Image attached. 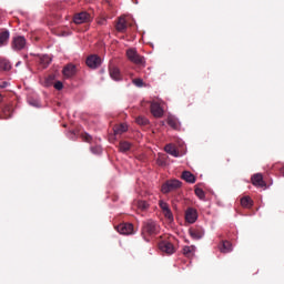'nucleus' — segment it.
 <instances>
[{"label": "nucleus", "instance_id": "obj_1", "mask_svg": "<svg viewBox=\"0 0 284 284\" xmlns=\"http://www.w3.org/2000/svg\"><path fill=\"white\" fill-rule=\"evenodd\" d=\"M181 187V181L179 180H169L162 185V193L170 194V192H174V190H179Z\"/></svg>", "mask_w": 284, "mask_h": 284}, {"label": "nucleus", "instance_id": "obj_2", "mask_svg": "<svg viewBox=\"0 0 284 284\" xmlns=\"http://www.w3.org/2000/svg\"><path fill=\"white\" fill-rule=\"evenodd\" d=\"M126 57L129 61H131L132 63H135L136 65H143V63H145V60L143 59V57H141L136 52V49H129L126 51Z\"/></svg>", "mask_w": 284, "mask_h": 284}, {"label": "nucleus", "instance_id": "obj_3", "mask_svg": "<svg viewBox=\"0 0 284 284\" xmlns=\"http://www.w3.org/2000/svg\"><path fill=\"white\" fill-rule=\"evenodd\" d=\"M159 205L162 210L163 215L165 219L169 220V223L174 222V214H172V210L170 209V204L168 202L160 200Z\"/></svg>", "mask_w": 284, "mask_h": 284}, {"label": "nucleus", "instance_id": "obj_4", "mask_svg": "<svg viewBox=\"0 0 284 284\" xmlns=\"http://www.w3.org/2000/svg\"><path fill=\"white\" fill-rule=\"evenodd\" d=\"M27 43L28 42L26 41V38L23 36H18L12 39L11 48L12 50H16V51L23 50Z\"/></svg>", "mask_w": 284, "mask_h": 284}, {"label": "nucleus", "instance_id": "obj_5", "mask_svg": "<svg viewBox=\"0 0 284 284\" xmlns=\"http://www.w3.org/2000/svg\"><path fill=\"white\" fill-rule=\"evenodd\" d=\"M89 21H92V18L85 11L75 14L73 18V22L78 26H81V23H88Z\"/></svg>", "mask_w": 284, "mask_h": 284}, {"label": "nucleus", "instance_id": "obj_6", "mask_svg": "<svg viewBox=\"0 0 284 284\" xmlns=\"http://www.w3.org/2000/svg\"><path fill=\"white\" fill-rule=\"evenodd\" d=\"M151 114L155 119H161L163 116V108L158 102H151Z\"/></svg>", "mask_w": 284, "mask_h": 284}, {"label": "nucleus", "instance_id": "obj_7", "mask_svg": "<svg viewBox=\"0 0 284 284\" xmlns=\"http://www.w3.org/2000/svg\"><path fill=\"white\" fill-rule=\"evenodd\" d=\"M87 65L91 68L92 70H97L99 65H101V58L98 55H90L87 59Z\"/></svg>", "mask_w": 284, "mask_h": 284}, {"label": "nucleus", "instance_id": "obj_8", "mask_svg": "<svg viewBox=\"0 0 284 284\" xmlns=\"http://www.w3.org/2000/svg\"><path fill=\"white\" fill-rule=\"evenodd\" d=\"M199 219V213H196V210L194 209H187L185 212V221L186 223H196V220Z\"/></svg>", "mask_w": 284, "mask_h": 284}, {"label": "nucleus", "instance_id": "obj_9", "mask_svg": "<svg viewBox=\"0 0 284 284\" xmlns=\"http://www.w3.org/2000/svg\"><path fill=\"white\" fill-rule=\"evenodd\" d=\"M144 232H148V234H156L159 232V226H156V222L149 220L144 224Z\"/></svg>", "mask_w": 284, "mask_h": 284}, {"label": "nucleus", "instance_id": "obj_10", "mask_svg": "<svg viewBox=\"0 0 284 284\" xmlns=\"http://www.w3.org/2000/svg\"><path fill=\"white\" fill-rule=\"evenodd\" d=\"M119 234L130 235L134 233V226L132 224H120L118 225Z\"/></svg>", "mask_w": 284, "mask_h": 284}, {"label": "nucleus", "instance_id": "obj_11", "mask_svg": "<svg viewBox=\"0 0 284 284\" xmlns=\"http://www.w3.org/2000/svg\"><path fill=\"white\" fill-rule=\"evenodd\" d=\"M159 247H160L161 252H164L165 254H174V252H175L174 245L170 242H161L159 244Z\"/></svg>", "mask_w": 284, "mask_h": 284}, {"label": "nucleus", "instance_id": "obj_12", "mask_svg": "<svg viewBox=\"0 0 284 284\" xmlns=\"http://www.w3.org/2000/svg\"><path fill=\"white\" fill-rule=\"evenodd\" d=\"M115 30L118 32H125L128 30V21L125 20L124 17H120L116 24H115Z\"/></svg>", "mask_w": 284, "mask_h": 284}, {"label": "nucleus", "instance_id": "obj_13", "mask_svg": "<svg viewBox=\"0 0 284 284\" xmlns=\"http://www.w3.org/2000/svg\"><path fill=\"white\" fill-rule=\"evenodd\" d=\"M252 183L255 187H265V181H263V174L257 173L252 176Z\"/></svg>", "mask_w": 284, "mask_h": 284}, {"label": "nucleus", "instance_id": "obj_14", "mask_svg": "<svg viewBox=\"0 0 284 284\" xmlns=\"http://www.w3.org/2000/svg\"><path fill=\"white\" fill-rule=\"evenodd\" d=\"M9 41H10V31L8 30L0 31V48H3V45H8Z\"/></svg>", "mask_w": 284, "mask_h": 284}, {"label": "nucleus", "instance_id": "obj_15", "mask_svg": "<svg viewBox=\"0 0 284 284\" xmlns=\"http://www.w3.org/2000/svg\"><path fill=\"white\" fill-rule=\"evenodd\" d=\"M74 74H77V67H74L73 64H68L64 69H63V75L67 79H70V77H74Z\"/></svg>", "mask_w": 284, "mask_h": 284}, {"label": "nucleus", "instance_id": "obj_16", "mask_svg": "<svg viewBox=\"0 0 284 284\" xmlns=\"http://www.w3.org/2000/svg\"><path fill=\"white\" fill-rule=\"evenodd\" d=\"M164 151L170 154L171 156H174L175 159H179V151H176V146L172 145V144H168L164 148Z\"/></svg>", "mask_w": 284, "mask_h": 284}, {"label": "nucleus", "instance_id": "obj_17", "mask_svg": "<svg viewBox=\"0 0 284 284\" xmlns=\"http://www.w3.org/2000/svg\"><path fill=\"white\" fill-rule=\"evenodd\" d=\"M110 77L113 79V81H121V71L119 68L113 67L110 69Z\"/></svg>", "mask_w": 284, "mask_h": 284}, {"label": "nucleus", "instance_id": "obj_18", "mask_svg": "<svg viewBox=\"0 0 284 284\" xmlns=\"http://www.w3.org/2000/svg\"><path fill=\"white\" fill-rule=\"evenodd\" d=\"M182 179L186 181V183H196V178L190 171H184L182 173Z\"/></svg>", "mask_w": 284, "mask_h": 284}, {"label": "nucleus", "instance_id": "obj_19", "mask_svg": "<svg viewBox=\"0 0 284 284\" xmlns=\"http://www.w3.org/2000/svg\"><path fill=\"white\" fill-rule=\"evenodd\" d=\"M221 252L224 254H227L229 252H232V243L229 241L223 242L222 245L220 246Z\"/></svg>", "mask_w": 284, "mask_h": 284}, {"label": "nucleus", "instance_id": "obj_20", "mask_svg": "<svg viewBox=\"0 0 284 284\" xmlns=\"http://www.w3.org/2000/svg\"><path fill=\"white\" fill-rule=\"evenodd\" d=\"M40 63L44 68H48V65H50L52 63V58H50V55H42L40 59Z\"/></svg>", "mask_w": 284, "mask_h": 284}, {"label": "nucleus", "instance_id": "obj_21", "mask_svg": "<svg viewBox=\"0 0 284 284\" xmlns=\"http://www.w3.org/2000/svg\"><path fill=\"white\" fill-rule=\"evenodd\" d=\"M194 252H196V246H184L183 247V254L185 256H192V254H194Z\"/></svg>", "mask_w": 284, "mask_h": 284}, {"label": "nucleus", "instance_id": "obj_22", "mask_svg": "<svg viewBox=\"0 0 284 284\" xmlns=\"http://www.w3.org/2000/svg\"><path fill=\"white\" fill-rule=\"evenodd\" d=\"M123 132H128V124H120L114 128V134H123Z\"/></svg>", "mask_w": 284, "mask_h": 284}, {"label": "nucleus", "instance_id": "obj_23", "mask_svg": "<svg viewBox=\"0 0 284 284\" xmlns=\"http://www.w3.org/2000/svg\"><path fill=\"white\" fill-rule=\"evenodd\" d=\"M242 207H252V199L250 196H244L241 199Z\"/></svg>", "mask_w": 284, "mask_h": 284}, {"label": "nucleus", "instance_id": "obj_24", "mask_svg": "<svg viewBox=\"0 0 284 284\" xmlns=\"http://www.w3.org/2000/svg\"><path fill=\"white\" fill-rule=\"evenodd\" d=\"M12 65L10 64V61L8 60H0V70H10Z\"/></svg>", "mask_w": 284, "mask_h": 284}, {"label": "nucleus", "instance_id": "obj_25", "mask_svg": "<svg viewBox=\"0 0 284 284\" xmlns=\"http://www.w3.org/2000/svg\"><path fill=\"white\" fill-rule=\"evenodd\" d=\"M131 146L132 144H130V142H121L120 152H128V150H130Z\"/></svg>", "mask_w": 284, "mask_h": 284}, {"label": "nucleus", "instance_id": "obj_26", "mask_svg": "<svg viewBox=\"0 0 284 284\" xmlns=\"http://www.w3.org/2000/svg\"><path fill=\"white\" fill-rule=\"evenodd\" d=\"M136 123H138V125H148V118H145V116H139V118H136Z\"/></svg>", "mask_w": 284, "mask_h": 284}, {"label": "nucleus", "instance_id": "obj_27", "mask_svg": "<svg viewBox=\"0 0 284 284\" xmlns=\"http://www.w3.org/2000/svg\"><path fill=\"white\" fill-rule=\"evenodd\" d=\"M190 235L192 236V239H194L195 241H199L200 239H203V234H200L196 231H191Z\"/></svg>", "mask_w": 284, "mask_h": 284}, {"label": "nucleus", "instance_id": "obj_28", "mask_svg": "<svg viewBox=\"0 0 284 284\" xmlns=\"http://www.w3.org/2000/svg\"><path fill=\"white\" fill-rule=\"evenodd\" d=\"M195 194L201 200L205 199V192L203 191V189H195Z\"/></svg>", "mask_w": 284, "mask_h": 284}, {"label": "nucleus", "instance_id": "obj_29", "mask_svg": "<svg viewBox=\"0 0 284 284\" xmlns=\"http://www.w3.org/2000/svg\"><path fill=\"white\" fill-rule=\"evenodd\" d=\"M138 207H139L140 210H148L149 204H148V202H145V201H139V202H138Z\"/></svg>", "mask_w": 284, "mask_h": 284}, {"label": "nucleus", "instance_id": "obj_30", "mask_svg": "<svg viewBox=\"0 0 284 284\" xmlns=\"http://www.w3.org/2000/svg\"><path fill=\"white\" fill-rule=\"evenodd\" d=\"M156 163L158 165H165V158L163 154H159Z\"/></svg>", "mask_w": 284, "mask_h": 284}, {"label": "nucleus", "instance_id": "obj_31", "mask_svg": "<svg viewBox=\"0 0 284 284\" xmlns=\"http://www.w3.org/2000/svg\"><path fill=\"white\" fill-rule=\"evenodd\" d=\"M133 83L136 85V88H143V79H135L133 80Z\"/></svg>", "mask_w": 284, "mask_h": 284}, {"label": "nucleus", "instance_id": "obj_32", "mask_svg": "<svg viewBox=\"0 0 284 284\" xmlns=\"http://www.w3.org/2000/svg\"><path fill=\"white\" fill-rule=\"evenodd\" d=\"M91 152L93 154H101L102 149H101V146H93V148H91Z\"/></svg>", "mask_w": 284, "mask_h": 284}, {"label": "nucleus", "instance_id": "obj_33", "mask_svg": "<svg viewBox=\"0 0 284 284\" xmlns=\"http://www.w3.org/2000/svg\"><path fill=\"white\" fill-rule=\"evenodd\" d=\"M54 88H55V90H63V82H61V81L55 82Z\"/></svg>", "mask_w": 284, "mask_h": 284}, {"label": "nucleus", "instance_id": "obj_34", "mask_svg": "<svg viewBox=\"0 0 284 284\" xmlns=\"http://www.w3.org/2000/svg\"><path fill=\"white\" fill-rule=\"evenodd\" d=\"M168 123L171 125V128H176V122H174L172 119H169Z\"/></svg>", "mask_w": 284, "mask_h": 284}, {"label": "nucleus", "instance_id": "obj_35", "mask_svg": "<svg viewBox=\"0 0 284 284\" xmlns=\"http://www.w3.org/2000/svg\"><path fill=\"white\" fill-rule=\"evenodd\" d=\"M84 141L90 143V141H92V136L90 134H84Z\"/></svg>", "mask_w": 284, "mask_h": 284}, {"label": "nucleus", "instance_id": "obj_36", "mask_svg": "<svg viewBox=\"0 0 284 284\" xmlns=\"http://www.w3.org/2000/svg\"><path fill=\"white\" fill-rule=\"evenodd\" d=\"M0 87L1 88H8V82H3Z\"/></svg>", "mask_w": 284, "mask_h": 284}, {"label": "nucleus", "instance_id": "obj_37", "mask_svg": "<svg viewBox=\"0 0 284 284\" xmlns=\"http://www.w3.org/2000/svg\"><path fill=\"white\" fill-rule=\"evenodd\" d=\"M281 174L284 176V166L281 169Z\"/></svg>", "mask_w": 284, "mask_h": 284}, {"label": "nucleus", "instance_id": "obj_38", "mask_svg": "<svg viewBox=\"0 0 284 284\" xmlns=\"http://www.w3.org/2000/svg\"><path fill=\"white\" fill-rule=\"evenodd\" d=\"M19 65H21V62L16 63V67H17V68H19Z\"/></svg>", "mask_w": 284, "mask_h": 284}, {"label": "nucleus", "instance_id": "obj_39", "mask_svg": "<svg viewBox=\"0 0 284 284\" xmlns=\"http://www.w3.org/2000/svg\"><path fill=\"white\" fill-rule=\"evenodd\" d=\"M1 101H3V98L0 95V103H1Z\"/></svg>", "mask_w": 284, "mask_h": 284}, {"label": "nucleus", "instance_id": "obj_40", "mask_svg": "<svg viewBox=\"0 0 284 284\" xmlns=\"http://www.w3.org/2000/svg\"><path fill=\"white\" fill-rule=\"evenodd\" d=\"M49 79H52V77H49Z\"/></svg>", "mask_w": 284, "mask_h": 284}, {"label": "nucleus", "instance_id": "obj_41", "mask_svg": "<svg viewBox=\"0 0 284 284\" xmlns=\"http://www.w3.org/2000/svg\"><path fill=\"white\" fill-rule=\"evenodd\" d=\"M32 105H39V104H32Z\"/></svg>", "mask_w": 284, "mask_h": 284}, {"label": "nucleus", "instance_id": "obj_42", "mask_svg": "<svg viewBox=\"0 0 284 284\" xmlns=\"http://www.w3.org/2000/svg\"><path fill=\"white\" fill-rule=\"evenodd\" d=\"M88 1H92V0H88Z\"/></svg>", "mask_w": 284, "mask_h": 284}]
</instances>
